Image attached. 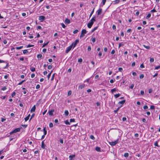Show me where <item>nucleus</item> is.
<instances>
[{
    "label": "nucleus",
    "mask_w": 160,
    "mask_h": 160,
    "mask_svg": "<svg viewBox=\"0 0 160 160\" xmlns=\"http://www.w3.org/2000/svg\"><path fill=\"white\" fill-rule=\"evenodd\" d=\"M95 21V17L94 16L91 19L90 22L88 23L87 26L89 28H91L93 25L94 22Z\"/></svg>",
    "instance_id": "obj_1"
},
{
    "label": "nucleus",
    "mask_w": 160,
    "mask_h": 160,
    "mask_svg": "<svg viewBox=\"0 0 160 160\" xmlns=\"http://www.w3.org/2000/svg\"><path fill=\"white\" fill-rule=\"evenodd\" d=\"M20 130V128H17L16 129H15L14 130H13L12 132H10V135H12V134L14 133H15L17 132H19Z\"/></svg>",
    "instance_id": "obj_2"
},
{
    "label": "nucleus",
    "mask_w": 160,
    "mask_h": 160,
    "mask_svg": "<svg viewBox=\"0 0 160 160\" xmlns=\"http://www.w3.org/2000/svg\"><path fill=\"white\" fill-rule=\"evenodd\" d=\"M87 32L86 29H82L81 31V35L80 36V38H82L84 36L85 34L87 33Z\"/></svg>",
    "instance_id": "obj_3"
},
{
    "label": "nucleus",
    "mask_w": 160,
    "mask_h": 160,
    "mask_svg": "<svg viewBox=\"0 0 160 160\" xmlns=\"http://www.w3.org/2000/svg\"><path fill=\"white\" fill-rule=\"evenodd\" d=\"M118 139L114 142H110L109 143L111 146H113L116 145L118 142Z\"/></svg>",
    "instance_id": "obj_4"
},
{
    "label": "nucleus",
    "mask_w": 160,
    "mask_h": 160,
    "mask_svg": "<svg viewBox=\"0 0 160 160\" xmlns=\"http://www.w3.org/2000/svg\"><path fill=\"white\" fill-rule=\"evenodd\" d=\"M73 45V44H72L70 46L68 47L66 50L65 52L66 53H68L71 49L72 46Z\"/></svg>",
    "instance_id": "obj_5"
},
{
    "label": "nucleus",
    "mask_w": 160,
    "mask_h": 160,
    "mask_svg": "<svg viewBox=\"0 0 160 160\" xmlns=\"http://www.w3.org/2000/svg\"><path fill=\"white\" fill-rule=\"evenodd\" d=\"M45 19V18L43 16H39V20H41V22L44 20Z\"/></svg>",
    "instance_id": "obj_6"
},
{
    "label": "nucleus",
    "mask_w": 160,
    "mask_h": 160,
    "mask_svg": "<svg viewBox=\"0 0 160 160\" xmlns=\"http://www.w3.org/2000/svg\"><path fill=\"white\" fill-rule=\"evenodd\" d=\"M102 12V8H99L97 12L98 15H100Z\"/></svg>",
    "instance_id": "obj_7"
},
{
    "label": "nucleus",
    "mask_w": 160,
    "mask_h": 160,
    "mask_svg": "<svg viewBox=\"0 0 160 160\" xmlns=\"http://www.w3.org/2000/svg\"><path fill=\"white\" fill-rule=\"evenodd\" d=\"M54 109H52L50 111H49L48 112L49 114L51 116H52L53 114V113L54 112Z\"/></svg>",
    "instance_id": "obj_8"
},
{
    "label": "nucleus",
    "mask_w": 160,
    "mask_h": 160,
    "mask_svg": "<svg viewBox=\"0 0 160 160\" xmlns=\"http://www.w3.org/2000/svg\"><path fill=\"white\" fill-rule=\"evenodd\" d=\"M79 40L78 39H77L75 41L74 43H72V44H73V48H74V47H75V46H76L77 44L79 42Z\"/></svg>",
    "instance_id": "obj_9"
},
{
    "label": "nucleus",
    "mask_w": 160,
    "mask_h": 160,
    "mask_svg": "<svg viewBox=\"0 0 160 160\" xmlns=\"http://www.w3.org/2000/svg\"><path fill=\"white\" fill-rule=\"evenodd\" d=\"M46 147V145L44 144V141H43L41 143V148L43 149H45Z\"/></svg>",
    "instance_id": "obj_10"
},
{
    "label": "nucleus",
    "mask_w": 160,
    "mask_h": 160,
    "mask_svg": "<svg viewBox=\"0 0 160 160\" xmlns=\"http://www.w3.org/2000/svg\"><path fill=\"white\" fill-rule=\"evenodd\" d=\"M36 108V106L34 105L31 109V112H34L35 111Z\"/></svg>",
    "instance_id": "obj_11"
},
{
    "label": "nucleus",
    "mask_w": 160,
    "mask_h": 160,
    "mask_svg": "<svg viewBox=\"0 0 160 160\" xmlns=\"http://www.w3.org/2000/svg\"><path fill=\"white\" fill-rule=\"evenodd\" d=\"M85 86V85L84 84H80L78 87V88L82 89Z\"/></svg>",
    "instance_id": "obj_12"
},
{
    "label": "nucleus",
    "mask_w": 160,
    "mask_h": 160,
    "mask_svg": "<svg viewBox=\"0 0 160 160\" xmlns=\"http://www.w3.org/2000/svg\"><path fill=\"white\" fill-rule=\"evenodd\" d=\"M65 22L66 23L68 24H69L70 23V20L69 19L67 18L65 19Z\"/></svg>",
    "instance_id": "obj_13"
},
{
    "label": "nucleus",
    "mask_w": 160,
    "mask_h": 160,
    "mask_svg": "<svg viewBox=\"0 0 160 160\" xmlns=\"http://www.w3.org/2000/svg\"><path fill=\"white\" fill-rule=\"evenodd\" d=\"M95 150L96 151H98V152H101V150H100L101 148L99 147H96V148H95Z\"/></svg>",
    "instance_id": "obj_14"
},
{
    "label": "nucleus",
    "mask_w": 160,
    "mask_h": 160,
    "mask_svg": "<svg viewBox=\"0 0 160 160\" xmlns=\"http://www.w3.org/2000/svg\"><path fill=\"white\" fill-rule=\"evenodd\" d=\"M30 116V114H29L24 119L25 121H27L29 119V117Z\"/></svg>",
    "instance_id": "obj_15"
},
{
    "label": "nucleus",
    "mask_w": 160,
    "mask_h": 160,
    "mask_svg": "<svg viewBox=\"0 0 160 160\" xmlns=\"http://www.w3.org/2000/svg\"><path fill=\"white\" fill-rule=\"evenodd\" d=\"M43 131L44 133V135H46L47 133V131L46 130V128L44 127L43 129Z\"/></svg>",
    "instance_id": "obj_16"
},
{
    "label": "nucleus",
    "mask_w": 160,
    "mask_h": 160,
    "mask_svg": "<svg viewBox=\"0 0 160 160\" xmlns=\"http://www.w3.org/2000/svg\"><path fill=\"white\" fill-rule=\"evenodd\" d=\"M126 100H122L121 101H120L118 103L119 104H123L125 102Z\"/></svg>",
    "instance_id": "obj_17"
},
{
    "label": "nucleus",
    "mask_w": 160,
    "mask_h": 160,
    "mask_svg": "<svg viewBox=\"0 0 160 160\" xmlns=\"http://www.w3.org/2000/svg\"><path fill=\"white\" fill-rule=\"evenodd\" d=\"M30 70L32 72H34L35 71V68L33 67H32L30 68Z\"/></svg>",
    "instance_id": "obj_18"
},
{
    "label": "nucleus",
    "mask_w": 160,
    "mask_h": 160,
    "mask_svg": "<svg viewBox=\"0 0 160 160\" xmlns=\"http://www.w3.org/2000/svg\"><path fill=\"white\" fill-rule=\"evenodd\" d=\"M121 95V94L119 93H118V94H115L114 95V96L115 97V98H117L119 97Z\"/></svg>",
    "instance_id": "obj_19"
},
{
    "label": "nucleus",
    "mask_w": 160,
    "mask_h": 160,
    "mask_svg": "<svg viewBox=\"0 0 160 160\" xmlns=\"http://www.w3.org/2000/svg\"><path fill=\"white\" fill-rule=\"evenodd\" d=\"M37 57L38 58H41L42 57V55L41 54H39L37 55Z\"/></svg>",
    "instance_id": "obj_20"
},
{
    "label": "nucleus",
    "mask_w": 160,
    "mask_h": 160,
    "mask_svg": "<svg viewBox=\"0 0 160 160\" xmlns=\"http://www.w3.org/2000/svg\"><path fill=\"white\" fill-rule=\"evenodd\" d=\"M143 46L146 48L147 49H149L150 48V47L149 46H146L145 45H143Z\"/></svg>",
    "instance_id": "obj_21"
},
{
    "label": "nucleus",
    "mask_w": 160,
    "mask_h": 160,
    "mask_svg": "<svg viewBox=\"0 0 160 160\" xmlns=\"http://www.w3.org/2000/svg\"><path fill=\"white\" fill-rule=\"evenodd\" d=\"M22 89L24 90L23 93L24 94H26L27 93V90L26 89V88H23Z\"/></svg>",
    "instance_id": "obj_22"
},
{
    "label": "nucleus",
    "mask_w": 160,
    "mask_h": 160,
    "mask_svg": "<svg viewBox=\"0 0 160 160\" xmlns=\"http://www.w3.org/2000/svg\"><path fill=\"white\" fill-rule=\"evenodd\" d=\"M64 113L66 116H67L68 115L69 112L68 110H65Z\"/></svg>",
    "instance_id": "obj_23"
},
{
    "label": "nucleus",
    "mask_w": 160,
    "mask_h": 160,
    "mask_svg": "<svg viewBox=\"0 0 160 160\" xmlns=\"http://www.w3.org/2000/svg\"><path fill=\"white\" fill-rule=\"evenodd\" d=\"M120 2L119 0H115L113 2H114V4H116Z\"/></svg>",
    "instance_id": "obj_24"
},
{
    "label": "nucleus",
    "mask_w": 160,
    "mask_h": 160,
    "mask_svg": "<svg viewBox=\"0 0 160 160\" xmlns=\"http://www.w3.org/2000/svg\"><path fill=\"white\" fill-rule=\"evenodd\" d=\"M151 16V14L150 13H149L147 16H146V19H148V18H150Z\"/></svg>",
    "instance_id": "obj_25"
},
{
    "label": "nucleus",
    "mask_w": 160,
    "mask_h": 160,
    "mask_svg": "<svg viewBox=\"0 0 160 160\" xmlns=\"http://www.w3.org/2000/svg\"><path fill=\"white\" fill-rule=\"evenodd\" d=\"M129 154L128 153H125L124 154V156L126 158L128 157Z\"/></svg>",
    "instance_id": "obj_26"
},
{
    "label": "nucleus",
    "mask_w": 160,
    "mask_h": 160,
    "mask_svg": "<svg viewBox=\"0 0 160 160\" xmlns=\"http://www.w3.org/2000/svg\"><path fill=\"white\" fill-rule=\"evenodd\" d=\"M23 54H25L28 52V51L27 50H24L23 51Z\"/></svg>",
    "instance_id": "obj_27"
},
{
    "label": "nucleus",
    "mask_w": 160,
    "mask_h": 160,
    "mask_svg": "<svg viewBox=\"0 0 160 160\" xmlns=\"http://www.w3.org/2000/svg\"><path fill=\"white\" fill-rule=\"evenodd\" d=\"M52 71H51V72L48 75V79H49L50 78V76H51V73H52Z\"/></svg>",
    "instance_id": "obj_28"
},
{
    "label": "nucleus",
    "mask_w": 160,
    "mask_h": 160,
    "mask_svg": "<svg viewBox=\"0 0 160 160\" xmlns=\"http://www.w3.org/2000/svg\"><path fill=\"white\" fill-rule=\"evenodd\" d=\"M98 28V27H95L91 31V32H94Z\"/></svg>",
    "instance_id": "obj_29"
},
{
    "label": "nucleus",
    "mask_w": 160,
    "mask_h": 160,
    "mask_svg": "<svg viewBox=\"0 0 160 160\" xmlns=\"http://www.w3.org/2000/svg\"><path fill=\"white\" fill-rule=\"evenodd\" d=\"M23 47V46H21L20 47H16V49H22Z\"/></svg>",
    "instance_id": "obj_30"
},
{
    "label": "nucleus",
    "mask_w": 160,
    "mask_h": 160,
    "mask_svg": "<svg viewBox=\"0 0 160 160\" xmlns=\"http://www.w3.org/2000/svg\"><path fill=\"white\" fill-rule=\"evenodd\" d=\"M64 122L66 124V125H70V123L68 122V120H66V121H64Z\"/></svg>",
    "instance_id": "obj_31"
},
{
    "label": "nucleus",
    "mask_w": 160,
    "mask_h": 160,
    "mask_svg": "<svg viewBox=\"0 0 160 160\" xmlns=\"http://www.w3.org/2000/svg\"><path fill=\"white\" fill-rule=\"evenodd\" d=\"M120 108V107H119L116 110L114 111V112L115 113H117V112L119 110Z\"/></svg>",
    "instance_id": "obj_32"
},
{
    "label": "nucleus",
    "mask_w": 160,
    "mask_h": 160,
    "mask_svg": "<svg viewBox=\"0 0 160 160\" xmlns=\"http://www.w3.org/2000/svg\"><path fill=\"white\" fill-rule=\"evenodd\" d=\"M154 61V58H150V61L151 62H152Z\"/></svg>",
    "instance_id": "obj_33"
},
{
    "label": "nucleus",
    "mask_w": 160,
    "mask_h": 160,
    "mask_svg": "<svg viewBox=\"0 0 160 160\" xmlns=\"http://www.w3.org/2000/svg\"><path fill=\"white\" fill-rule=\"evenodd\" d=\"M90 138L91 139H92V140H94L95 138L94 137V136L93 135H90Z\"/></svg>",
    "instance_id": "obj_34"
},
{
    "label": "nucleus",
    "mask_w": 160,
    "mask_h": 160,
    "mask_svg": "<svg viewBox=\"0 0 160 160\" xmlns=\"http://www.w3.org/2000/svg\"><path fill=\"white\" fill-rule=\"evenodd\" d=\"M154 145L156 146H157L158 147H159V146L158 145V142L157 141H156L154 144Z\"/></svg>",
    "instance_id": "obj_35"
},
{
    "label": "nucleus",
    "mask_w": 160,
    "mask_h": 160,
    "mask_svg": "<svg viewBox=\"0 0 160 160\" xmlns=\"http://www.w3.org/2000/svg\"><path fill=\"white\" fill-rule=\"evenodd\" d=\"M75 156V155H70L69 156V158H70V160H72V158L74 157Z\"/></svg>",
    "instance_id": "obj_36"
},
{
    "label": "nucleus",
    "mask_w": 160,
    "mask_h": 160,
    "mask_svg": "<svg viewBox=\"0 0 160 160\" xmlns=\"http://www.w3.org/2000/svg\"><path fill=\"white\" fill-rule=\"evenodd\" d=\"M94 8L93 9V10L92 11L91 13H90V15H89V18H90L91 17L92 15L93 14V13L94 12Z\"/></svg>",
    "instance_id": "obj_37"
},
{
    "label": "nucleus",
    "mask_w": 160,
    "mask_h": 160,
    "mask_svg": "<svg viewBox=\"0 0 160 160\" xmlns=\"http://www.w3.org/2000/svg\"><path fill=\"white\" fill-rule=\"evenodd\" d=\"M48 43H49V42H48L46 43H44L42 46V47L43 48V47H45L46 46L48 45Z\"/></svg>",
    "instance_id": "obj_38"
},
{
    "label": "nucleus",
    "mask_w": 160,
    "mask_h": 160,
    "mask_svg": "<svg viewBox=\"0 0 160 160\" xmlns=\"http://www.w3.org/2000/svg\"><path fill=\"white\" fill-rule=\"evenodd\" d=\"M123 44L122 42L119 43V48L121 46H123Z\"/></svg>",
    "instance_id": "obj_39"
},
{
    "label": "nucleus",
    "mask_w": 160,
    "mask_h": 160,
    "mask_svg": "<svg viewBox=\"0 0 160 160\" xmlns=\"http://www.w3.org/2000/svg\"><path fill=\"white\" fill-rule=\"evenodd\" d=\"M49 126L50 128H52L53 127V124L51 122L49 124Z\"/></svg>",
    "instance_id": "obj_40"
},
{
    "label": "nucleus",
    "mask_w": 160,
    "mask_h": 160,
    "mask_svg": "<svg viewBox=\"0 0 160 160\" xmlns=\"http://www.w3.org/2000/svg\"><path fill=\"white\" fill-rule=\"evenodd\" d=\"M92 41L93 43H94L96 41V39L95 38L92 37Z\"/></svg>",
    "instance_id": "obj_41"
},
{
    "label": "nucleus",
    "mask_w": 160,
    "mask_h": 160,
    "mask_svg": "<svg viewBox=\"0 0 160 160\" xmlns=\"http://www.w3.org/2000/svg\"><path fill=\"white\" fill-rule=\"evenodd\" d=\"M116 91V88H114L113 89H112L111 90V92L112 93H113L114 92H115Z\"/></svg>",
    "instance_id": "obj_42"
},
{
    "label": "nucleus",
    "mask_w": 160,
    "mask_h": 160,
    "mask_svg": "<svg viewBox=\"0 0 160 160\" xmlns=\"http://www.w3.org/2000/svg\"><path fill=\"white\" fill-rule=\"evenodd\" d=\"M144 77V75L143 74H141L139 77V78L140 79L143 78Z\"/></svg>",
    "instance_id": "obj_43"
},
{
    "label": "nucleus",
    "mask_w": 160,
    "mask_h": 160,
    "mask_svg": "<svg viewBox=\"0 0 160 160\" xmlns=\"http://www.w3.org/2000/svg\"><path fill=\"white\" fill-rule=\"evenodd\" d=\"M34 46V45H30V44H29L27 46V48H30V47H33Z\"/></svg>",
    "instance_id": "obj_44"
},
{
    "label": "nucleus",
    "mask_w": 160,
    "mask_h": 160,
    "mask_svg": "<svg viewBox=\"0 0 160 160\" xmlns=\"http://www.w3.org/2000/svg\"><path fill=\"white\" fill-rule=\"evenodd\" d=\"M160 68V65L155 67V69H158Z\"/></svg>",
    "instance_id": "obj_45"
},
{
    "label": "nucleus",
    "mask_w": 160,
    "mask_h": 160,
    "mask_svg": "<svg viewBox=\"0 0 160 160\" xmlns=\"http://www.w3.org/2000/svg\"><path fill=\"white\" fill-rule=\"evenodd\" d=\"M78 32V30H76L73 32V33L74 34H75L76 33H77Z\"/></svg>",
    "instance_id": "obj_46"
},
{
    "label": "nucleus",
    "mask_w": 160,
    "mask_h": 160,
    "mask_svg": "<svg viewBox=\"0 0 160 160\" xmlns=\"http://www.w3.org/2000/svg\"><path fill=\"white\" fill-rule=\"evenodd\" d=\"M25 81V80H24L22 81L21 82H20L18 84V85H21L23 82H24Z\"/></svg>",
    "instance_id": "obj_47"
},
{
    "label": "nucleus",
    "mask_w": 160,
    "mask_h": 160,
    "mask_svg": "<svg viewBox=\"0 0 160 160\" xmlns=\"http://www.w3.org/2000/svg\"><path fill=\"white\" fill-rule=\"evenodd\" d=\"M152 92V88H150L148 90L149 93H150Z\"/></svg>",
    "instance_id": "obj_48"
},
{
    "label": "nucleus",
    "mask_w": 160,
    "mask_h": 160,
    "mask_svg": "<svg viewBox=\"0 0 160 160\" xmlns=\"http://www.w3.org/2000/svg\"><path fill=\"white\" fill-rule=\"evenodd\" d=\"M150 109H151L154 110L155 109V106L153 105H152L150 107Z\"/></svg>",
    "instance_id": "obj_49"
},
{
    "label": "nucleus",
    "mask_w": 160,
    "mask_h": 160,
    "mask_svg": "<svg viewBox=\"0 0 160 160\" xmlns=\"http://www.w3.org/2000/svg\"><path fill=\"white\" fill-rule=\"evenodd\" d=\"M61 25H62V27L63 28H65L66 26L63 23H61Z\"/></svg>",
    "instance_id": "obj_50"
},
{
    "label": "nucleus",
    "mask_w": 160,
    "mask_h": 160,
    "mask_svg": "<svg viewBox=\"0 0 160 160\" xmlns=\"http://www.w3.org/2000/svg\"><path fill=\"white\" fill-rule=\"evenodd\" d=\"M72 94V91H69L68 92V95L69 96Z\"/></svg>",
    "instance_id": "obj_51"
},
{
    "label": "nucleus",
    "mask_w": 160,
    "mask_h": 160,
    "mask_svg": "<svg viewBox=\"0 0 160 160\" xmlns=\"http://www.w3.org/2000/svg\"><path fill=\"white\" fill-rule=\"evenodd\" d=\"M143 108L144 109H147L148 108V107L147 105H145L143 106Z\"/></svg>",
    "instance_id": "obj_52"
},
{
    "label": "nucleus",
    "mask_w": 160,
    "mask_h": 160,
    "mask_svg": "<svg viewBox=\"0 0 160 160\" xmlns=\"http://www.w3.org/2000/svg\"><path fill=\"white\" fill-rule=\"evenodd\" d=\"M112 28L113 30H115L116 29V27L115 25H113L112 26Z\"/></svg>",
    "instance_id": "obj_53"
},
{
    "label": "nucleus",
    "mask_w": 160,
    "mask_h": 160,
    "mask_svg": "<svg viewBox=\"0 0 160 160\" xmlns=\"http://www.w3.org/2000/svg\"><path fill=\"white\" fill-rule=\"evenodd\" d=\"M150 12H157V11L154 9H153L151 10L150 11Z\"/></svg>",
    "instance_id": "obj_54"
},
{
    "label": "nucleus",
    "mask_w": 160,
    "mask_h": 160,
    "mask_svg": "<svg viewBox=\"0 0 160 160\" xmlns=\"http://www.w3.org/2000/svg\"><path fill=\"white\" fill-rule=\"evenodd\" d=\"M7 89V88L6 87H4L2 88V91H4Z\"/></svg>",
    "instance_id": "obj_55"
},
{
    "label": "nucleus",
    "mask_w": 160,
    "mask_h": 160,
    "mask_svg": "<svg viewBox=\"0 0 160 160\" xmlns=\"http://www.w3.org/2000/svg\"><path fill=\"white\" fill-rule=\"evenodd\" d=\"M82 61V58H80L78 60V62H81Z\"/></svg>",
    "instance_id": "obj_56"
},
{
    "label": "nucleus",
    "mask_w": 160,
    "mask_h": 160,
    "mask_svg": "<svg viewBox=\"0 0 160 160\" xmlns=\"http://www.w3.org/2000/svg\"><path fill=\"white\" fill-rule=\"evenodd\" d=\"M52 67L51 65H49L48 66V68L49 69H52Z\"/></svg>",
    "instance_id": "obj_57"
},
{
    "label": "nucleus",
    "mask_w": 160,
    "mask_h": 160,
    "mask_svg": "<svg viewBox=\"0 0 160 160\" xmlns=\"http://www.w3.org/2000/svg\"><path fill=\"white\" fill-rule=\"evenodd\" d=\"M140 68H144V65H143V63L141 65H140Z\"/></svg>",
    "instance_id": "obj_58"
},
{
    "label": "nucleus",
    "mask_w": 160,
    "mask_h": 160,
    "mask_svg": "<svg viewBox=\"0 0 160 160\" xmlns=\"http://www.w3.org/2000/svg\"><path fill=\"white\" fill-rule=\"evenodd\" d=\"M6 120V118H1V121L2 122H3L4 121H5Z\"/></svg>",
    "instance_id": "obj_59"
},
{
    "label": "nucleus",
    "mask_w": 160,
    "mask_h": 160,
    "mask_svg": "<svg viewBox=\"0 0 160 160\" xmlns=\"http://www.w3.org/2000/svg\"><path fill=\"white\" fill-rule=\"evenodd\" d=\"M75 121V120L74 119H71L70 120V122H74Z\"/></svg>",
    "instance_id": "obj_60"
},
{
    "label": "nucleus",
    "mask_w": 160,
    "mask_h": 160,
    "mask_svg": "<svg viewBox=\"0 0 160 160\" xmlns=\"http://www.w3.org/2000/svg\"><path fill=\"white\" fill-rule=\"evenodd\" d=\"M118 71L120 72H121L122 71L123 69L122 68H119L118 69Z\"/></svg>",
    "instance_id": "obj_61"
},
{
    "label": "nucleus",
    "mask_w": 160,
    "mask_h": 160,
    "mask_svg": "<svg viewBox=\"0 0 160 160\" xmlns=\"http://www.w3.org/2000/svg\"><path fill=\"white\" fill-rule=\"evenodd\" d=\"M40 88V86L39 84H38L36 86V89H39Z\"/></svg>",
    "instance_id": "obj_62"
},
{
    "label": "nucleus",
    "mask_w": 160,
    "mask_h": 160,
    "mask_svg": "<svg viewBox=\"0 0 160 160\" xmlns=\"http://www.w3.org/2000/svg\"><path fill=\"white\" fill-rule=\"evenodd\" d=\"M91 47L90 46H88V51H90L91 50Z\"/></svg>",
    "instance_id": "obj_63"
},
{
    "label": "nucleus",
    "mask_w": 160,
    "mask_h": 160,
    "mask_svg": "<svg viewBox=\"0 0 160 160\" xmlns=\"http://www.w3.org/2000/svg\"><path fill=\"white\" fill-rule=\"evenodd\" d=\"M140 93H141V94L142 95H143L144 94V91H142V90L141 91Z\"/></svg>",
    "instance_id": "obj_64"
}]
</instances>
